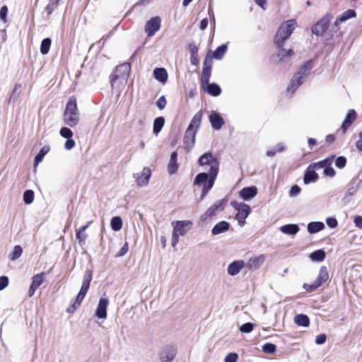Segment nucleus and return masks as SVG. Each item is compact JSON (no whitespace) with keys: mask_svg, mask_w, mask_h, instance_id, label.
<instances>
[{"mask_svg":"<svg viewBox=\"0 0 362 362\" xmlns=\"http://www.w3.org/2000/svg\"><path fill=\"white\" fill-rule=\"evenodd\" d=\"M197 132L196 129L187 127L184 136V143L187 148H192L194 146Z\"/></svg>","mask_w":362,"mask_h":362,"instance_id":"4468645a","label":"nucleus"},{"mask_svg":"<svg viewBox=\"0 0 362 362\" xmlns=\"http://www.w3.org/2000/svg\"><path fill=\"white\" fill-rule=\"evenodd\" d=\"M311 64H312L311 60H308L306 62H305L303 64V65H302L301 66H300L298 68V70L296 72V74H295V76H303V79L304 77H305L308 74L309 71L311 69V68H312Z\"/></svg>","mask_w":362,"mask_h":362,"instance_id":"7c9ffc66","label":"nucleus"},{"mask_svg":"<svg viewBox=\"0 0 362 362\" xmlns=\"http://www.w3.org/2000/svg\"><path fill=\"white\" fill-rule=\"evenodd\" d=\"M165 123V119L163 117H158L155 119L153 122V132L156 134L159 133Z\"/></svg>","mask_w":362,"mask_h":362,"instance_id":"37998d69","label":"nucleus"},{"mask_svg":"<svg viewBox=\"0 0 362 362\" xmlns=\"http://www.w3.org/2000/svg\"><path fill=\"white\" fill-rule=\"evenodd\" d=\"M334 158V156H332L331 157L329 158H326L325 159L322 160H320L317 163H311L310 165V168H325L327 167H328L329 165H331L332 163V161Z\"/></svg>","mask_w":362,"mask_h":362,"instance_id":"473e14b6","label":"nucleus"},{"mask_svg":"<svg viewBox=\"0 0 362 362\" xmlns=\"http://www.w3.org/2000/svg\"><path fill=\"white\" fill-rule=\"evenodd\" d=\"M228 199L226 198L217 200L201 216V221L206 222L216 216L218 212L224 210L228 204Z\"/></svg>","mask_w":362,"mask_h":362,"instance_id":"39448f33","label":"nucleus"},{"mask_svg":"<svg viewBox=\"0 0 362 362\" xmlns=\"http://www.w3.org/2000/svg\"><path fill=\"white\" fill-rule=\"evenodd\" d=\"M52 40L50 38L47 37L42 40L40 45V52L42 54H47L49 51L51 46Z\"/></svg>","mask_w":362,"mask_h":362,"instance_id":"c03bdc74","label":"nucleus"},{"mask_svg":"<svg viewBox=\"0 0 362 362\" xmlns=\"http://www.w3.org/2000/svg\"><path fill=\"white\" fill-rule=\"evenodd\" d=\"M230 204L238 211L235 218L238 221V224L240 226H243L245 224V219L251 213L250 206L247 204L236 201L232 202Z\"/></svg>","mask_w":362,"mask_h":362,"instance_id":"423d86ee","label":"nucleus"},{"mask_svg":"<svg viewBox=\"0 0 362 362\" xmlns=\"http://www.w3.org/2000/svg\"><path fill=\"white\" fill-rule=\"evenodd\" d=\"M23 253V249L20 245H16L13 252L10 254L9 258L11 260H16L19 258Z\"/></svg>","mask_w":362,"mask_h":362,"instance_id":"49530a36","label":"nucleus"},{"mask_svg":"<svg viewBox=\"0 0 362 362\" xmlns=\"http://www.w3.org/2000/svg\"><path fill=\"white\" fill-rule=\"evenodd\" d=\"M151 175V169L148 167L144 168L141 173H136L134 175L137 185L139 187L146 186L148 183Z\"/></svg>","mask_w":362,"mask_h":362,"instance_id":"ddd939ff","label":"nucleus"},{"mask_svg":"<svg viewBox=\"0 0 362 362\" xmlns=\"http://www.w3.org/2000/svg\"><path fill=\"white\" fill-rule=\"evenodd\" d=\"M217 175L218 173L216 172H209V173H200L197 175L194 180V185L202 187V199H203L213 187Z\"/></svg>","mask_w":362,"mask_h":362,"instance_id":"20e7f679","label":"nucleus"},{"mask_svg":"<svg viewBox=\"0 0 362 362\" xmlns=\"http://www.w3.org/2000/svg\"><path fill=\"white\" fill-rule=\"evenodd\" d=\"M7 13H8L7 6H3L0 9V18L4 23L7 22Z\"/></svg>","mask_w":362,"mask_h":362,"instance_id":"4d7b16f0","label":"nucleus"},{"mask_svg":"<svg viewBox=\"0 0 362 362\" xmlns=\"http://www.w3.org/2000/svg\"><path fill=\"white\" fill-rule=\"evenodd\" d=\"M91 223L92 221H89L86 225L81 226L79 229L76 230V238L81 245L85 243V241L88 237L87 234L85 233V230Z\"/></svg>","mask_w":362,"mask_h":362,"instance_id":"5701e85b","label":"nucleus"},{"mask_svg":"<svg viewBox=\"0 0 362 362\" xmlns=\"http://www.w3.org/2000/svg\"><path fill=\"white\" fill-rule=\"evenodd\" d=\"M35 194L31 189L25 190L23 193V201L25 204H30L34 200Z\"/></svg>","mask_w":362,"mask_h":362,"instance_id":"de8ad7c7","label":"nucleus"},{"mask_svg":"<svg viewBox=\"0 0 362 362\" xmlns=\"http://www.w3.org/2000/svg\"><path fill=\"white\" fill-rule=\"evenodd\" d=\"M230 228V223L222 221L216 223L211 230V233L214 235L225 233Z\"/></svg>","mask_w":362,"mask_h":362,"instance_id":"4be33fe9","label":"nucleus"},{"mask_svg":"<svg viewBox=\"0 0 362 362\" xmlns=\"http://www.w3.org/2000/svg\"><path fill=\"white\" fill-rule=\"evenodd\" d=\"M227 49V46L226 45H221L218 47L216 49L213 53V57L217 59H221L223 56L225 54Z\"/></svg>","mask_w":362,"mask_h":362,"instance_id":"a18cd8bd","label":"nucleus"},{"mask_svg":"<svg viewBox=\"0 0 362 362\" xmlns=\"http://www.w3.org/2000/svg\"><path fill=\"white\" fill-rule=\"evenodd\" d=\"M257 194V188L255 186L243 187L239 192L240 197L244 200H249L255 197Z\"/></svg>","mask_w":362,"mask_h":362,"instance_id":"dca6fc26","label":"nucleus"},{"mask_svg":"<svg viewBox=\"0 0 362 362\" xmlns=\"http://www.w3.org/2000/svg\"><path fill=\"white\" fill-rule=\"evenodd\" d=\"M129 250V244L127 242H126L124 245L121 247V249L119 250V252L115 255L116 257H119L122 256H124L127 254V252Z\"/></svg>","mask_w":362,"mask_h":362,"instance_id":"052dcab7","label":"nucleus"},{"mask_svg":"<svg viewBox=\"0 0 362 362\" xmlns=\"http://www.w3.org/2000/svg\"><path fill=\"white\" fill-rule=\"evenodd\" d=\"M346 158L344 156H339L335 160V165L338 168H343L346 166Z\"/></svg>","mask_w":362,"mask_h":362,"instance_id":"6e6d98bb","label":"nucleus"},{"mask_svg":"<svg viewBox=\"0 0 362 362\" xmlns=\"http://www.w3.org/2000/svg\"><path fill=\"white\" fill-rule=\"evenodd\" d=\"M45 280V272H40L33 276L31 284L38 288L42 284Z\"/></svg>","mask_w":362,"mask_h":362,"instance_id":"79ce46f5","label":"nucleus"},{"mask_svg":"<svg viewBox=\"0 0 362 362\" xmlns=\"http://www.w3.org/2000/svg\"><path fill=\"white\" fill-rule=\"evenodd\" d=\"M329 279V273L325 266L320 267L318 276L313 284H304L303 287L308 292H313Z\"/></svg>","mask_w":362,"mask_h":362,"instance_id":"0eeeda50","label":"nucleus"},{"mask_svg":"<svg viewBox=\"0 0 362 362\" xmlns=\"http://www.w3.org/2000/svg\"><path fill=\"white\" fill-rule=\"evenodd\" d=\"M85 296H86L78 293L76 297L75 301L67 308L66 312L69 313H74L77 308L80 307Z\"/></svg>","mask_w":362,"mask_h":362,"instance_id":"c85d7f7f","label":"nucleus"},{"mask_svg":"<svg viewBox=\"0 0 362 362\" xmlns=\"http://www.w3.org/2000/svg\"><path fill=\"white\" fill-rule=\"evenodd\" d=\"M279 52L278 55L280 57L281 60L285 57H291L294 54V52L292 49H289L288 50L284 49L283 47L279 48Z\"/></svg>","mask_w":362,"mask_h":362,"instance_id":"09e8293b","label":"nucleus"},{"mask_svg":"<svg viewBox=\"0 0 362 362\" xmlns=\"http://www.w3.org/2000/svg\"><path fill=\"white\" fill-rule=\"evenodd\" d=\"M209 119L211 127L216 130L220 129L225 123L223 117L215 112L209 115Z\"/></svg>","mask_w":362,"mask_h":362,"instance_id":"a211bd4d","label":"nucleus"},{"mask_svg":"<svg viewBox=\"0 0 362 362\" xmlns=\"http://www.w3.org/2000/svg\"><path fill=\"white\" fill-rule=\"evenodd\" d=\"M354 222L355 226L357 228L362 229V216H356L354 219Z\"/></svg>","mask_w":362,"mask_h":362,"instance_id":"774afa93","label":"nucleus"},{"mask_svg":"<svg viewBox=\"0 0 362 362\" xmlns=\"http://www.w3.org/2000/svg\"><path fill=\"white\" fill-rule=\"evenodd\" d=\"M327 339V336L325 334H320L317 335L315 338V343L317 344H323Z\"/></svg>","mask_w":362,"mask_h":362,"instance_id":"69168bd1","label":"nucleus"},{"mask_svg":"<svg viewBox=\"0 0 362 362\" xmlns=\"http://www.w3.org/2000/svg\"><path fill=\"white\" fill-rule=\"evenodd\" d=\"M254 325L251 322L243 324L240 327V331L243 333H250L253 330Z\"/></svg>","mask_w":362,"mask_h":362,"instance_id":"864d4df0","label":"nucleus"},{"mask_svg":"<svg viewBox=\"0 0 362 362\" xmlns=\"http://www.w3.org/2000/svg\"><path fill=\"white\" fill-rule=\"evenodd\" d=\"M161 27V18L159 16H154L146 21L144 26V32L148 37L153 36Z\"/></svg>","mask_w":362,"mask_h":362,"instance_id":"9d476101","label":"nucleus"},{"mask_svg":"<svg viewBox=\"0 0 362 362\" xmlns=\"http://www.w3.org/2000/svg\"><path fill=\"white\" fill-rule=\"evenodd\" d=\"M356 16V13L353 9H348L347 11H344L342 14L339 16L334 22V25L338 26L341 23Z\"/></svg>","mask_w":362,"mask_h":362,"instance_id":"412c9836","label":"nucleus"},{"mask_svg":"<svg viewBox=\"0 0 362 362\" xmlns=\"http://www.w3.org/2000/svg\"><path fill=\"white\" fill-rule=\"evenodd\" d=\"M63 119L64 122L70 127H74L79 123L80 113L77 107L76 98L74 95L69 98Z\"/></svg>","mask_w":362,"mask_h":362,"instance_id":"7ed1b4c3","label":"nucleus"},{"mask_svg":"<svg viewBox=\"0 0 362 362\" xmlns=\"http://www.w3.org/2000/svg\"><path fill=\"white\" fill-rule=\"evenodd\" d=\"M131 71V64L125 62L117 66L110 76V81L112 89H119L126 84Z\"/></svg>","mask_w":362,"mask_h":362,"instance_id":"f257e3e1","label":"nucleus"},{"mask_svg":"<svg viewBox=\"0 0 362 362\" xmlns=\"http://www.w3.org/2000/svg\"><path fill=\"white\" fill-rule=\"evenodd\" d=\"M60 135L65 139H70L73 136L72 131L66 127H62L59 131Z\"/></svg>","mask_w":362,"mask_h":362,"instance_id":"3c124183","label":"nucleus"},{"mask_svg":"<svg viewBox=\"0 0 362 362\" xmlns=\"http://www.w3.org/2000/svg\"><path fill=\"white\" fill-rule=\"evenodd\" d=\"M153 76L156 80L161 83H165L168 80V73L164 68L155 69Z\"/></svg>","mask_w":362,"mask_h":362,"instance_id":"c756f323","label":"nucleus"},{"mask_svg":"<svg viewBox=\"0 0 362 362\" xmlns=\"http://www.w3.org/2000/svg\"><path fill=\"white\" fill-rule=\"evenodd\" d=\"M177 354V349L173 346L165 347L159 354V358L161 362L172 361Z\"/></svg>","mask_w":362,"mask_h":362,"instance_id":"f8f14e48","label":"nucleus"},{"mask_svg":"<svg viewBox=\"0 0 362 362\" xmlns=\"http://www.w3.org/2000/svg\"><path fill=\"white\" fill-rule=\"evenodd\" d=\"M122 220L119 216H114L110 221V226L113 230L118 231L122 228Z\"/></svg>","mask_w":362,"mask_h":362,"instance_id":"ea45409f","label":"nucleus"},{"mask_svg":"<svg viewBox=\"0 0 362 362\" xmlns=\"http://www.w3.org/2000/svg\"><path fill=\"white\" fill-rule=\"evenodd\" d=\"M211 69L209 67H203L201 74V84L202 88L205 87V84H208L211 77Z\"/></svg>","mask_w":362,"mask_h":362,"instance_id":"e433bc0d","label":"nucleus"},{"mask_svg":"<svg viewBox=\"0 0 362 362\" xmlns=\"http://www.w3.org/2000/svg\"><path fill=\"white\" fill-rule=\"evenodd\" d=\"M356 119V112L354 110H349L346 115V117L341 124V129L343 134H345L348 129L351 127L353 122Z\"/></svg>","mask_w":362,"mask_h":362,"instance_id":"2eb2a0df","label":"nucleus"},{"mask_svg":"<svg viewBox=\"0 0 362 362\" xmlns=\"http://www.w3.org/2000/svg\"><path fill=\"white\" fill-rule=\"evenodd\" d=\"M332 19V15L326 14L312 28L313 33L316 35H322L329 28Z\"/></svg>","mask_w":362,"mask_h":362,"instance_id":"1a4fd4ad","label":"nucleus"},{"mask_svg":"<svg viewBox=\"0 0 362 362\" xmlns=\"http://www.w3.org/2000/svg\"><path fill=\"white\" fill-rule=\"evenodd\" d=\"M326 223L329 228H334L337 226V221L335 218H328Z\"/></svg>","mask_w":362,"mask_h":362,"instance_id":"338daca9","label":"nucleus"},{"mask_svg":"<svg viewBox=\"0 0 362 362\" xmlns=\"http://www.w3.org/2000/svg\"><path fill=\"white\" fill-rule=\"evenodd\" d=\"M92 279H93V272H92V270L87 269L85 272L82 284L90 285V282L92 281Z\"/></svg>","mask_w":362,"mask_h":362,"instance_id":"603ef678","label":"nucleus"},{"mask_svg":"<svg viewBox=\"0 0 362 362\" xmlns=\"http://www.w3.org/2000/svg\"><path fill=\"white\" fill-rule=\"evenodd\" d=\"M209 95L212 96H218L221 93V89L220 86L216 83H209L205 84V87L203 88Z\"/></svg>","mask_w":362,"mask_h":362,"instance_id":"a878e982","label":"nucleus"},{"mask_svg":"<svg viewBox=\"0 0 362 362\" xmlns=\"http://www.w3.org/2000/svg\"><path fill=\"white\" fill-rule=\"evenodd\" d=\"M49 147L44 146L40 152L35 156L34 160V167L36 168L37 165L43 160L44 156L49 152Z\"/></svg>","mask_w":362,"mask_h":362,"instance_id":"4c0bfd02","label":"nucleus"},{"mask_svg":"<svg viewBox=\"0 0 362 362\" xmlns=\"http://www.w3.org/2000/svg\"><path fill=\"white\" fill-rule=\"evenodd\" d=\"M276 346L272 343H266L262 346V351L266 354H273L276 351Z\"/></svg>","mask_w":362,"mask_h":362,"instance_id":"8fccbe9b","label":"nucleus"},{"mask_svg":"<svg viewBox=\"0 0 362 362\" xmlns=\"http://www.w3.org/2000/svg\"><path fill=\"white\" fill-rule=\"evenodd\" d=\"M85 296H86L78 293L76 297L75 301L67 308L66 312L69 313H74L77 308L80 307Z\"/></svg>","mask_w":362,"mask_h":362,"instance_id":"cd10ccee","label":"nucleus"},{"mask_svg":"<svg viewBox=\"0 0 362 362\" xmlns=\"http://www.w3.org/2000/svg\"><path fill=\"white\" fill-rule=\"evenodd\" d=\"M264 259L265 258H264V256L263 255H260L257 256V257H251L248 260L247 266V267L250 269H257L264 262Z\"/></svg>","mask_w":362,"mask_h":362,"instance_id":"b1692460","label":"nucleus"},{"mask_svg":"<svg viewBox=\"0 0 362 362\" xmlns=\"http://www.w3.org/2000/svg\"><path fill=\"white\" fill-rule=\"evenodd\" d=\"M76 145L75 141L72 139L71 138L67 139V140L65 141L64 144V148L66 150H71Z\"/></svg>","mask_w":362,"mask_h":362,"instance_id":"0e129e2a","label":"nucleus"},{"mask_svg":"<svg viewBox=\"0 0 362 362\" xmlns=\"http://www.w3.org/2000/svg\"><path fill=\"white\" fill-rule=\"evenodd\" d=\"M198 163L201 166L209 165V172L218 173L219 162L210 152H207L201 156L198 160Z\"/></svg>","mask_w":362,"mask_h":362,"instance_id":"6e6552de","label":"nucleus"},{"mask_svg":"<svg viewBox=\"0 0 362 362\" xmlns=\"http://www.w3.org/2000/svg\"><path fill=\"white\" fill-rule=\"evenodd\" d=\"M108 300L107 298H101L99 300L95 315L100 319L105 318L107 317V307L108 305Z\"/></svg>","mask_w":362,"mask_h":362,"instance_id":"f3484780","label":"nucleus"},{"mask_svg":"<svg viewBox=\"0 0 362 362\" xmlns=\"http://www.w3.org/2000/svg\"><path fill=\"white\" fill-rule=\"evenodd\" d=\"M325 228V225L322 222H310L308 225V231L310 233H316Z\"/></svg>","mask_w":362,"mask_h":362,"instance_id":"f704fd0d","label":"nucleus"},{"mask_svg":"<svg viewBox=\"0 0 362 362\" xmlns=\"http://www.w3.org/2000/svg\"><path fill=\"white\" fill-rule=\"evenodd\" d=\"M324 174L326 176H329L330 177H334L335 175L336 172L334 170V168L332 167H331V165H329L328 167L325 168Z\"/></svg>","mask_w":362,"mask_h":362,"instance_id":"e2e57ef3","label":"nucleus"},{"mask_svg":"<svg viewBox=\"0 0 362 362\" xmlns=\"http://www.w3.org/2000/svg\"><path fill=\"white\" fill-rule=\"evenodd\" d=\"M59 0H49V2L45 10L47 14V16H50L57 8L59 5Z\"/></svg>","mask_w":362,"mask_h":362,"instance_id":"a19ab883","label":"nucleus"},{"mask_svg":"<svg viewBox=\"0 0 362 362\" xmlns=\"http://www.w3.org/2000/svg\"><path fill=\"white\" fill-rule=\"evenodd\" d=\"M297 22L295 19L284 21L279 27L274 39V43L278 48H282L285 42L290 37L296 28Z\"/></svg>","mask_w":362,"mask_h":362,"instance_id":"f03ea898","label":"nucleus"},{"mask_svg":"<svg viewBox=\"0 0 362 362\" xmlns=\"http://www.w3.org/2000/svg\"><path fill=\"white\" fill-rule=\"evenodd\" d=\"M245 262L243 260L234 261L228 265V273L234 276L240 272V271L244 267Z\"/></svg>","mask_w":362,"mask_h":362,"instance_id":"aec40b11","label":"nucleus"},{"mask_svg":"<svg viewBox=\"0 0 362 362\" xmlns=\"http://www.w3.org/2000/svg\"><path fill=\"white\" fill-rule=\"evenodd\" d=\"M294 321L298 326L308 327L310 325L309 317L304 314L297 315L294 318Z\"/></svg>","mask_w":362,"mask_h":362,"instance_id":"c9c22d12","label":"nucleus"},{"mask_svg":"<svg viewBox=\"0 0 362 362\" xmlns=\"http://www.w3.org/2000/svg\"><path fill=\"white\" fill-rule=\"evenodd\" d=\"M238 355L236 353H230L224 358V362H237Z\"/></svg>","mask_w":362,"mask_h":362,"instance_id":"13d9d810","label":"nucleus"},{"mask_svg":"<svg viewBox=\"0 0 362 362\" xmlns=\"http://www.w3.org/2000/svg\"><path fill=\"white\" fill-rule=\"evenodd\" d=\"M310 168H311L309 166L305 173L303 177L305 184H308L311 182H315L319 177L317 173L314 170H310Z\"/></svg>","mask_w":362,"mask_h":362,"instance_id":"bb28decb","label":"nucleus"},{"mask_svg":"<svg viewBox=\"0 0 362 362\" xmlns=\"http://www.w3.org/2000/svg\"><path fill=\"white\" fill-rule=\"evenodd\" d=\"M178 168L177 153L176 151H173L170 155V160L168 164V172L170 175H173L177 171Z\"/></svg>","mask_w":362,"mask_h":362,"instance_id":"6ab92c4d","label":"nucleus"},{"mask_svg":"<svg viewBox=\"0 0 362 362\" xmlns=\"http://www.w3.org/2000/svg\"><path fill=\"white\" fill-rule=\"evenodd\" d=\"M284 151V147L281 144L277 145L276 149L268 150L267 151V156L272 157L276 155L277 152L281 153Z\"/></svg>","mask_w":362,"mask_h":362,"instance_id":"5fc2aeb1","label":"nucleus"},{"mask_svg":"<svg viewBox=\"0 0 362 362\" xmlns=\"http://www.w3.org/2000/svg\"><path fill=\"white\" fill-rule=\"evenodd\" d=\"M8 278L6 276H1L0 277V291L4 289L8 285Z\"/></svg>","mask_w":362,"mask_h":362,"instance_id":"680f3d73","label":"nucleus"},{"mask_svg":"<svg viewBox=\"0 0 362 362\" xmlns=\"http://www.w3.org/2000/svg\"><path fill=\"white\" fill-rule=\"evenodd\" d=\"M192 225V223L190 221H177L175 223V226L173 228V246L176 244L177 242V237L179 235H184L187 230L185 229L186 227L190 226Z\"/></svg>","mask_w":362,"mask_h":362,"instance_id":"9b49d317","label":"nucleus"},{"mask_svg":"<svg viewBox=\"0 0 362 362\" xmlns=\"http://www.w3.org/2000/svg\"><path fill=\"white\" fill-rule=\"evenodd\" d=\"M303 76H293L292 79L291 80L290 84L287 87V92L291 93V94L293 93L297 88L303 83Z\"/></svg>","mask_w":362,"mask_h":362,"instance_id":"393cba45","label":"nucleus"},{"mask_svg":"<svg viewBox=\"0 0 362 362\" xmlns=\"http://www.w3.org/2000/svg\"><path fill=\"white\" fill-rule=\"evenodd\" d=\"M166 104L167 101L164 95L160 97L156 101V105L159 110H163Z\"/></svg>","mask_w":362,"mask_h":362,"instance_id":"bf43d9fd","label":"nucleus"},{"mask_svg":"<svg viewBox=\"0 0 362 362\" xmlns=\"http://www.w3.org/2000/svg\"><path fill=\"white\" fill-rule=\"evenodd\" d=\"M326 257L323 250H317L310 255V258L314 262H322Z\"/></svg>","mask_w":362,"mask_h":362,"instance_id":"58836bf2","label":"nucleus"},{"mask_svg":"<svg viewBox=\"0 0 362 362\" xmlns=\"http://www.w3.org/2000/svg\"><path fill=\"white\" fill-rule=\"evenodd\" d=\"M202 117L203 112L202 110H199L194 115L188 127H192V128H194L196 129L197 131H198L202 123Z\"/></svg>","mask_w":362,"mask_h":362,"instance_id":"72a5a7b5","label":"nucleus"},{"mask_svg":"<svg viewBox=\"0 0 362 362\" xmlns=\"http://www.w3.org/2000/svg\"><path fill=\"white\" fill-rule=\"evenodd\" d=\"M299 230V227L296 224H286L280 228L281 232L287 235H296Z\"/></svg>","mask_w":362,"mask_h":362,"instance_id":"2f4dec72","label":"nucleus"}]
</instances>
